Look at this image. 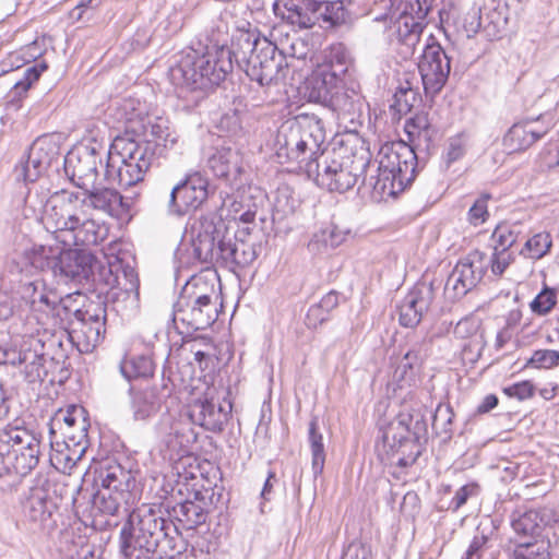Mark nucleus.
Here are the masks:
<instances>
[{"instance_id": "obj_1", "label": "nucleus", "mask_w": 559, "mask_h": 559, "mask_svg": "<svg viewBox=\"0 0 559 559\" xmlns=\"http://www.w3.org/2000/svg\"><path fill=\"white\" fill-rule=\"evenodd\" d=\"M286 56H296L294 43L288 49L278 48L255 32L237 29L231 36L230 47L211 43L185 50L169 69V79L175 86L205 92L224 82L235 62L250 80L265 86L287 66Z\"/></svg>"}, {"instance_id": "obj_2", "label": "nucleus", "mask_w": 559, "mask_h": 559, "mask_svg": "<svg viewBox=\"0 0 559 559\" xmlns=\"http://www.w3.org/2000/svg\"><path fill=\"white\" fill-rule=\"evenodd\" d=\"M21 299L28 310L19 320L22 329L12 332L10 341L0 344V365L20 368L24 379L29 382H41L49 374L53 358H47L46 337L49 335L46 325L51 316H60V309L71 310L72 295L58 299L56 293L48 290L43 280L23 283L20 288Z\"/></svg>"}, {"instance_id": "obj_3", "label": "nucleus", "mask_w": 559, "mask_h": 559, "mask_svg": "<svg viewBox=\"0 0 559 559\" xmlns=\"http://www.w3.org/2000/svg\"><path fill=\"white\" fill-rule=\"evenodd\" d=\"M24 203V215L29 217L40 213L45 229L64 247L96 246L108 236L104 223L87 216L78 193L62 190L44 202L38 193L28 192Z\"/></svg>"}, {"instance_id": "obj_4", "label": "nucleus", "mask_w": 559, "mask_h": 559, "mask_svg": "<svg viewBox=\"0 0 559 559\" xmlns=\"http://www.w3.org/2000/svg\"><path fill=\"white\" fill-rule=\"evenodd\" d=\"M245 234V229L231 233L222 218L204 216L192 226V258L183 261L181 248L176 257L182 265L200 263L236 272L252 264L261 248L249 237L243 238Z\"/></svg>"}, {"instance_id": "obj_5", "label": "nucleus", "mask_w": 559, "mask_h": 559, "mask_svg": "<svg viewBox=\"0 0 559 559\" xmlns=\"http://www.w3.org/2000/svg\"><path fill=\"white\" fill-rule=\"evenodd\" d=\"M178 527L160 516L152 508L133 510L120 532V554L124 559H157L180 554L170 530Z\"/></svg>"}, {"instance_id": "obj_6", "label": "nucleus", "mask_w": 559, "mask_h": 559, "mask_svg": "<svg viewBox=\"0 0 559 559\" xmlns=\"http://www.w3.org/2000/svg\"><path fill=\"white\" fill-rule=\"evenodd\" d=\"M377 163V174L362 180L374 202L395 198L416 177L417 155L413 146L403 141L383 144L378 152Z\"/></svg>"}, {"instance_id": "obj_7", "label": "nucleus", "mask_w": 559, "mask_h": 559, "mask_svg": "<svg viewBox=\"0 0 559 559\" xmlns=\"http://www.w3.org/2000/svg\"><path fill=\"white\" fill-rule=\"evenodd\" d=\"M136 132L138 129L132 122L126 126L124 134L117 135L108 150L105 176L107 179L117 180L121 188L142 182L157 156L156 144L131 135Z\"/></svg>"}, {"instance_id": "obj_8", "label": "nucleus", "mask_w": 559, "mask_h": 559, "mask_svg": "<svg viewBox=\"0 0 559 559\" xmlns=\"http://www.w3.org/2000/svg\"><path fill=\"white\" fill-rule=\"evenodd\" d=\"M40 440L22 425L9 424L0 430V492H11L39 463Z\"/></svg>"}, {"instance_id": "obj_9", "label": "nucleus", "mask_w": 559, "mask_h": 559, "mask_svg": "<svg viewBox=\"0 0 559 559\" xmlns=\"http://www.w3.org/2000/svg\"><path fill=\"white\" fill-rule=\"evenodd\" d=\"M325 129L316 115H302L284 124L276 136V156L280 163H296L307 174V164L317 160L325 151Z\"/></svg>"}, {"instance_id": "obj_10", "label": "nucleus", "mask_w": 559, "mask_h": 559, "mask_svg": "<svg viewBox=\"0 0 559 559\" xmlns=\"http://www.w3.org/2000/svg\"><path fill=\"white\" fill-rule=\"evenodd\" d=\"M370 167L369 153L356 155L344 154L342 150H328L317 158L308 162L307 176L318 187L330 192L344 193L357 183L359 177Z\"/></svg>"}, {"instance_id": "obj_11", "label": "nucleus", "mask_w": 559, "mask_h": 559, "mask_svg": "<svg viewBox=\"0 0 559 559\" xmlns=\"http://www.w3.org/2000/svg\"><path fill=\"white\" fill-rule=\"evenodd\" d=\"M426 431L427 425L421 415L401 413L388 424L382 440L393 453L400 454L397 465L406 467L420 455L419 439Z\"/></svg>"}, {"instance_id": "obj_12", "label": "nucleus", "mask_w": 559, "mask_h": 559, "mask_svg": "<svg viewBox=\"0 0 559 559\" xmlns=\"http://www.w3.org/2000/svg\"><path fill=\"white\" fill-rule=\"evenodd\" d=\"M209 179L191 170L176 183L169 194L166 209L171 216L182 217L200 209L209 198Z\"/></svg>"}, {"instance_id": "obj_13", "label": "nucleus", "mask_w": 559, "mask_h": 559, "mask_svg": "<svg viewBox=\"0 0 559 559\" xmlns=\"http://www.w3.org/2000/svg\"><path fill=\"white\" fill-rule=\"evenodd\" d=\"M489 261L478 250L469 252L454 266L444 284V295L450 300L464 297L483 280Z\"/></svg>"}, {"instance_id": "obj_14", "label": "nucleus", "mask_w": 559, "mask_h": 559, "mask_svg": "<svg viewBox=\"0 0 559 559\" xmlns=\"http://www.w3.org/2000/svg\"><path fill=\"white\" fill-rule=\"evenodd\" d=\"M380 13L374 20H390L393 22L392 35L395 36L396 41L402 46L401 53L407 58L414 53L416 45L419 43L420 34L423 33V23L417 21L412 14L405 11L396 13L399 10L397 0H379L376 2Z\"/></svg>"}, {"instance_id": "obj_15", "label": "nucleus", "mask_w": 559, "mask_h": 559, "mask_svg": "<svg viewBox=\"0 0 559 559\" xmlns=\"http://www.w3.org/2000/svg\"><path fill=\"white\" fill-rule=\"evenodd\" d=\"M418 70L426 94L435 96L448 81L451 70L450 57L440 44H426L418 61Z\"/></svg>"}, {"instance_id": "obj_16", "label": "nucleus", "mask_w": 559, "mask_h": 559, "mask_svg": "<svg viewBox=\"0 0 559 559\" xmlns=\"http://www.w3.org/2000/svg\"><path fill=\"white\" fill-rule=\"evenodd\" d=\"M346 82V68L343 63H325L319 67L307 80L305 96L310 103L323 107L336 91L344 87Z\"/></svg>"}, {"instance_id": "obj_17", "label": "nucleus", "mask_w": 559, "mask_h": 559, "mask_svg": "<svg viewBox=\"0 0 559 559\" xmlns=\"http://www.w3.org/2000/svg\"><path fill=\"white\" fill-rule=\"evenodd\" d=\"M346 82V68L343 63H325L319 67L307 80L305 96L310 103L323 107L336 91L344 87Z\"/></svg>"}, {"instance_id": "obj_18", "label": "nucleus", "mask_w": 559, "mask_h": 559, "mask_svg": "<svg viewBox=\"0 0 559 559\" xmlns=\"http://www.w3.org/2000/svg\"><path fill=\"white\" fill-rule=\"evenodd\" d=\"M102 155L96 146H81L70 151L64 158V170L71 181L82 189H90L96 183Z\"/></svg>"}, {"instance_id": "obj_19", "label": "nucleus", "mask_w": 559, "mask_h": 559, "mask_svg": "<svg viewBox=\"0 0 559 559\" xmlns=\"http://www.w3.org/2000/svg\"><path fill=\"white\" fill-rule=\"evenodd\" d=\"M57 484L50 480H45L41 485L31 489L23 506L26 519L43 527L48 525L59 506L60 499L52 496V493H57Z\"/></svg>"}, {"instance_id": "obj_20", "label": "nucleus", "mask_w": 559, "mask_h": 559, "mask_svg": "<svg viewBox=\"0 0 559 559\" xmlns=\"http://www.w3.org/2000/svg\"><path fill=\"white\" fill-rule=\"evenodd\" d=\"M217 304H204L178 298L174 305L173 321L186 328V332L205 330L217 320Z\"/></svg>"}, {"instance_id": "obj_21", "label": "nucleus", "mask_w": 559, "mask_h": 559, "mask_svg": "<svg viewBox=\"0 0 559 559\" xmlns=\"http://www.w3.org/2000/svg\"><path fill=\"white\" fill-rule=\"evenodd\" d=\"M231 403H219L213 395L206 393L204 399L195 400L189 407V417L195 425L212 432H221L228 421Z\"/></svg>"}, {"instance_id": "obj_22", "label": "nucleus", "mask_w": 559, "mask_h": 559, "mask_svg": "<svg viewBox=\"0 0 559 559\" xmlns=\"http://www.w3.org/2000/svg\"><path fill=\"white\" fill-rule=\"evenodd\" d=\"M106 333V323L71 322L70 331L49 334L46 337V345L49 347L62 346L63 338H67L80 353H91L103 341Z\"/></svg>"}, {"instance_id": "obj_23", "label": "nucleus", "mask_w": 559, "mask_h": 559, "mask_svg": "<svg viewBox=\"0 0 559 559\" xmlns=\"http://www.w3.org/2000/svg\"><path fill=\"white\" fill-rule=\"evenodd\" d=\"M325 11L336 8L343 10L342 5L336 2H321L318 0H284L283 7L280 3L274 4L276 15L282 16L288 24L296 26L300 29L312 27L317 21V11L322 7Z\"/></svg>"}, {"instance_id": "obj_24", "label": "nucleus", "mask_w": 559, "mask_h": 559, "mask_svg": "<svg viewBox=\"0 0 559 559\" xmlns=\"http://www.w3.org/2000/svg\"><path fill=\"white\" fill-rule=\"evenodd\" d=\"M435 299V283L419 282L404 297L399 306L400 323L405 328L419 324L424 313Z\"/></svg>"}, {"instance_id": "obj_25", "label": "nucleus", "mask_w": 559, "mask_h": 559, "mask_svg": "<svg viewBox=\"0 0 559 559\" xmlns=\"http://www.w3.org/2000/svg\"><path fill=\"white\" fill-rule=\"evenodd\" d=\"M68 248L59 249L53 275L79 283L88 280L95 260L94 255L86 250Z\"/></svg>"}, {"instance_id": "obj_26", "label": "nucleus", "mask_w": 559, "mask_h": 559, "mask_svg": "<svg viewBox=\"0 0 559 559\" xmlns=\"http://www.w3.org/2000/svg\"><path fill=\"white\" fill-rule=\"evenodd\" d=\"M81 201L83 207L87 206L96 212L119 218L129 211V203L114 188L97 187L96 185L85 189Z\"/></svg>"}, {"instance_id": "obj_27", "label": "nucleus", "mask_w": 559, "mask_h": 559, "mask_svg": "<svg viewBox=\"0 0 559 559\" xmlns=\"http://www.w3.org/2000/svg\"><path fill=\"white\" fill-rule=\"evenodd\" d=\"M58 428L63 439L71 442L88 443L87 423L83 407L71 405L67 409H59L49 423V433L53 436Z\"/></svg>"}, {"instance_id": "obj_28", "label": "nucleus", "mask_w": 559, "mask_h": 559, "mask_svg": "<svg viewBox=\"0 0 559 559\" xmlns=\"http://www.w3.org/2000/svg\"><path fill=\"white\" fill-rule=\"evenodd\" d=\"M364 107V98L360 93L353 86H348L347 82L344 87L336 91L331 96L324 108L329 109L340 123L356 124L361 115Z\"/></svg>"}, {"instance_id": "obj_29", "label": "nucleus", "mask_w": 559, "mask_h": 559, "mask_svg": "<svg viewBox=\"0 0 559 559\" xmlns=\"http://www.w3.org/2000/svg\"><path fill=\"white\" fill-rule=\"evenodd\" d=\"M127 496L115 490L98 489L92 499L91 515L93 518V525L99 528L117 526V518L120 515Z\"/></svg>"}, {"instance_id": "obj_30", "label": "nucleus", "mask_w": 559, "mask_h": 559, "mask_svg": "<svg viewBox=\"0 0 559 559\" xmlns=\"http://www.w3.org/2000/svg\"><path fill=\"white\" fill-rule=\"evenodd\" d=\"M170 394L166 384L148 386L145 389H130V408L135 420L145 421L155 416L163 401Z\"/></svg>"}, {"instance_id": "obj_31", "label": "nucleus", "mask_w": 559, "mask_h": 559, "mask_svg": "<svg viewBox=\"0 0 559 559\" xmlns=\"http://www.w3.org/2000/svg\"><path fill=\"white\" fill-rule=\"evenodd\" d=\"M557 521L552 509L543 508L538 510H516L511 516V526L519 537L538 539L545 526Z\"/></svg>"}, {"instance_id": "obj_32", "label": "nucleus", "mask_w": 559, "mask_h": 559, "mask_svg": "<svg viewBox=\"0 0 559 559\" xmlns=\"http://www.w3.org/2000/svg\"><path fill=\"white\" fill-rule=\"evenodd\" d=\"M209 167L216 177L225 179L231 186L237 185L243 170L239 152L227 146L215 150L209 158Z\"/></svg>"}, {"instance_id": "obj_33", "label": "nucleus", "mask_w": 559, "mask_h": 559, "mask_svg": "<svg viewBox=\"0 0 559 559\" xmlns=\"http://www.w3.org/2000/svg\"><path fill=\"white\" fill-rule=\"evenodd\" d=\"M548 129L535 127L533 120H523L515 122L510 127L502 139V145L508 153H518L526 151L537 140L542 139Z\"/></svg>"}, {"instance_id": "obj_34", "label": "nucleus", "mask_w": 559, "mask_h": 559, "mask_svg": "<svg viewBox=\"0 0 559 559\" xmlns=\"http://www.w3.org/2000/svg\"><path fill=\"white\" fill-rule=\"evenodd\" d=\"M134 114H127L124 117L126 126H132L138 129L136 133H131V135L141 139V140H150L154 144H156V150L163 145L164 147H173L177 143V138L173 135L169 131V128L165 120L156 119V121L148 120L147 123L144 122L143 119L135 120Z\"/></svg>"}, {"instance_id": "obj_35", "label": "nucleus", "mask_w": 559, "mask_h": 559, "mask_svg": "<svg viewBox=\"0 0 559 559\" xmlns=\"http://www.w3.org/2000/svg\"><path fill=\"white\" fill-rule=\"evenodd\" d=\"M88 443L84 445L63 439L62 442L50 441V463L59 472L70 474L85 454Z\"/></svg>"}, {"instance_id": "obj_36", "label": "nucleus", "mask_w": 559, "mask_h": 559, "mask_svg": "<svg viewBox=\"0 0 559 559\" xmlns=\"http://www.w3.org/2000/svg\"><path fill=\"white\" fill-rule=\"evenodd\" d=\"M430 347V337H424L421 341L414 343L397 366L395 377L400 380L412 379L414 376V369L421 365L424 359L428 356Z\"/></svg>"}, {"instance_id": "obj_37", "label": "nucleus", "mask_w": 559, "mask_h": 559, "mask_svg": "<svg viewBox=\"0 0 559 559\" xmlns=\"http://www.w3.org/2000/svg\"><path fill=\"white\" fill-rule=\"evenodd\" d=\"M48 69L45 61L36 62L25 69L24 75L19 80L8 94V109L17 110L21 107V99L31 88V86L38 81L41 73Z\"/></svg>"}, {"instance_id": "obj_38", "label": "nucleus", "mask_w": 559, "mask_h": 559, "mask_svg": "<svg viewBox=\"0 0 559 559\" xmlns=\"http://www.w3.org/2000/svg\"><path fill=\"white\" fill-rule=\"evenodd\" d=\"M84 296L80 293L76 294V298H73L71 304L76 302L78 299H82ZM66 314L72 313L74 316V320L71 322H84L94 325V323H106L107 311L106 304L99 297L96 300H90L86 304H83L81 308H74L71 305L70 311H64Z\"/></svg>"}, {"instance_id": "obj_39", "label": "nucleus", "mask_w": 559, "mask_h": 559, "mask_svg": "<svg viewBox=\"0 0 559 559\" xmlns=\"http://www.w3.org/2000/svg\"><path fill=\"white\" fill-rule=\"evenodd\" d=\"M528 235L527 227L521 222H503L495 228L491 239L495 250L508 251L515 242L525 239Z\"/></svg>"}, {"instance_id": "obj_40", "label": "nucleus", "mask_w": 559, "mask_h": 559, "mask_svg": "<svg viewBox=\"0 0 559 559\" xmlns=\"http://www.w3.org/2000/svg\"><path fill=\"white\" fill-rule=\"evenodd\" d=\"M171 515L185 530H194L206 521V512L200 502L186 500L173 507Z\"/></svg>"}, {"instance_id": "obj_41", "label": "nucleus", "mask_w": 559, "mask_h": 559, "mask_svg": "<svg viewBox=\"0 0 559 559\" xmlns=\"http://www.w3.org/2000/svg\"><path fill=\"white\" fill-rule=\"evenodd\" d=\"M178 298L204 304H217L214 283H210L203 276L191 277L183 286Z\"/></svg>"}, {"instance_id": "obj_42", "label": "nucleus", "mask_w": 559, "mask_h": 559, "mask_svg": "<svg viewBox=\"0 0 559 559\" xmlns=\"http://www.w3.org/2000/svg\"><path fill=\"white\" fill-rule=\"evenodd\" d=\"M131 475L120 465H110L102 468L97 481L100 483L99 489H109V491H119V493L129 495Z\"/></svg>"}, {"instance_id": "obj_43", "label": "nucleus", "mask_w": 559, "mask_h": 559, "mask_svg": "<svg viewBox=\"0 0 559 559\" xmlns=\"http://www.w3.org/2000/svg\"><path fill=\"white\" fill-rule=\"evenodd\" d=\"M59 247L52 248L44 245H33L24 250L23 258L25 263L36 270H51L53 272L55 262L59 252Z\"/></svg>"}, {"instance_id": "obj_44", "label": "nucleus", "mask_w": 559, "mask_h": 559, "mask_svg": "<svg viewBox=\"0 0 559 559\" xmlns=\"http://www.w3.org/2000/svg\"><path fill=\"white\" fill-rule=\"evenodd\" d=\"M120 371L128 380L147 378L153 376L154 364L148 356H131L121 361Z\"/></svg>"}, {"instance_id": "obj_45", "label": "nucleus", "mask_w": 559, "mask_h": 559, "mask_svg": "<svg viewBox=\"0 0 559 559\" xmlns=\"http://www.w3.org/2000/svg\"><path fill=\"white\" fill-rule=\"evenodd\" d=\"M548 544L543 539L518 542L511 552L510 559H549Z\"/></svg>"}, {"instance_id": "obj_46", "label": "nucleus", "mask_w": 559, "mask_h": 559, "mask_svg": "<svg viewBox=\"0 0 559 559\" xmlns=\"http://www.w3.org/2000/svg\"><path fill=\"white\" fill-rule=\"evenodd\" d=\"M308 439L312 454V471L314 477H317L322 473L325 462L323 437L319 432L317 418H312L311 421L309 423Z\"/></svg>"}, {"instance_id": "obj_47", "label": "nucleus", "mask_w": 559, "mask_h": 559, "mask_svg": "<svg viewBox=\"0 0 559 559\" xmlns=\"http://www.w3.org/2000/svg\"><path fill=\"white\" fill-rule=\"evenodd\" d=\"M46 170L41 162L28 152L26 158H22L15 166L13 175L15 180L27 183L35 182Z\"/></svg>"}, {"instance_id": "obj_48", "label": "nucleus", "mask_w": 559, "mask_h": 559, "mask_svg": "<svg viewBox=\"0 0 559 559\" xmlns=\"http://www.w3.org/2000/svg\"><path fill=\"white\" fill-rule=\"evenodd\" d=\"M404 130L411 143L420 142L421 139L428 141L431 136V127L426 114H417L406 120Z\"/></svg>"}, {"instance_id": "obj_49", "label": "nucleus", "mask_w": 559, "mask_h": 559, "mask_svg": "<svg viewBox=\"0 0 559 559\" xmlns=\"http://www.w3.org/2000/svg\"><path fill=\"white\" fill-rule=\"evenodd\" d=\"M551 245V237L548 233H538L525 240L521 253L527 258L538 260L548 253Z\"/></svg>"}, {"instance_id": "obj_50", "label": "nucleus", "mask_w": 559, "mask_h": 559, "mask_svg": "<svg viewBox=\"0 0 559 559\" xmlns=\"http://www.w3.org/2000/svg\"><path fill=\"white\" fill-rule=\"evenodd\" d=\"M28 152L37 158L48 169L55 159L58 151L50 136L44 135L37 138L31 145Z\"/></svg>"}, {"instance_id": "obj_51", "label": "nucleus", "mask_w": 559, "mask_h": 559, "mask_svg": "<svg viewBox=\"0 0 559 559\" xmlns=\"http://www.w3.org/2000/svg\"><path fill=\"white\" fill-rule=\"evenodd\" d=\"M454 413L452 407L448 405H438L432 417V428L437 433H444L447 438H451Z\"/></svg>"}, {"instance_id": "obj_52", "label": "nucleus", "mask_w": 559, "mask_h": 559, "mask_svg": "<svg viewBox=\"0 0 559 559\" xmlns=\"http://www.w3.org/2000/svg\"><path fill=\"white\" fill-rule=\"evenodd\" d=\"M415 100L416 92L411 86H400L390 108L400 116L406 115L413 108Z\"/></svg>"}, {"instance_id": "obj_53", "label": "nucleus", "mask_w": 559, "mask_h": 559, "mask_svg": "<svg viewBox=\"0 0 559 559\" xmlns=\"http://www.w3.org/2000/svg\"><path fill=\"white\" fill-rule=\"evenodd\" d=\"M346 234L335 225H329L314 234L312 243H320L324 248H336L345 240Z\"/></svg>"}, {"instance_id": "obj_54", "label": "nucleus", "mask_w": 559, "mask_h": 559, "mask_svg": "<svg viewBox=\"0 0 559 559\" xmlns=\"http://www.w3.org/2000/svg\"><path fill=\"white\" fill-rule=\"evenodd\" d=\"M557 302V294L552 288L545 287L530 304L531 310L538 316L549 313Z\"/></svg>"}, {"instance_id": "obj_55", "label": "nucleus", "mask_w": 559, "mask_h": 559, "mask_svg": "<svg viewBox=\"0 0 559 559\" xmlns=\"http://www.w3.org/2000/svg\"><path fill=\"white\" fill-rule=\"evenodd\" d=\"M527 364L536 368H552L559 365V352L554 349L535 350Z\"/></svg>"}, {"instance_id": "obj_56", "label": "nucleus", "mask_w": 559, "mask_h": 559, "mask_svg": "<svg viewBox=\"0 0 559 559\" xmlns=\"http://www.w3.org/2000/svg\"><path fill=\"white\" fill-rule=\"evenodd\" d=\"M490 199L489 194H481L471 206L468 211V222L478 226L486 222L489 216L487 202Z\"/></svg>"}, {"instance_id": "obj_57", "label": "nucleus", "mask_w": 559, "mask_h": 559, "mask_svg": "<svg viewBox=\"0 0 559 559\" xmlns=\"http://www.w3.org/2000/svg\"><path fill=\"white\" fill-rule=\"evenodd\" d=\"M480 328V321L474 316H468L461 319L454 330L453 333L457 338H468L474 336Z\"/></svg>"}, {"instance_id": "obj_58", "label": "nucleus", "mask_w": 559, "mask_h": 559, "mask_svg": "<svg viewBox=\"0 0 559 559\" xmlns=\"http://www.w3.org/2000/svg\"><path fill=\"white\" fill-rule=\"evenodd\" d=\"M489 537L484 532H478L471 542L462 559H480L488 548Z\"/></svg>"}, {"instance_id": "obj_59", "label": "nucleus", "mask_w": 559, "mask_h": 559, "mask_svg": "<svg viewBox=\"0 0 559 559\" xmlns=\"http://www.w3.org/2000/svg\"><path fill=\"white\" fill-rule=\"evenodd\" d=\"M467 140L464 134H457L449 140L447 160L453 163L463 157L466 152Z\"/></svg>"}, {"instance_id": "obj_60", "label": "nucleus", "mask_w": 559, "mask_h": 559, "mask_svg": "<svg viewBox=\"0 0 559 559\" xmlns=\"http://www.w3.org/2000/svg\"><path fill=\"white\" fill-rule=\"evenodd\" d=\"M503 392L509 397H515L519 401H524L534 395L535 386L531 381H521L504 388Z\"/></svg>"}, {"instance_id": "obj_61", "label": "nucleus", "mask_w": 559, "mask_h": 559, "mask_svg": "<svg viewBox=\"0 0 559 559\" xmlns=\"http://www.w3.org/2000/svg\"><path fill=\"white\" fill-rule=\"evenodd\" d=\"M341 559H372L371 549L366 544L353 542L345 548Z\"/></svg>"}, {"instance_id": "obj_62", "label": "nucleus", "mask_w": 559, "mask_h": 559, "mask_svg": "<svg viewBox=\"0 0 559 559\" xmlns=\"http://www.w3.org/2000/svg\"><path fill=\"white\" fill-rule=\"evenodd\" d=\"M478 493V485L477 484H467L462 486L454 495L451 506L453 510L460 509L463 504L466 503L467 499L472 496H476Z\"/></svg>"}, {"instance_id": "obj_63", "label": "nucleus", "mask_w": 559, "mask_h": 559, "mask_svg": "<svg viewBox=\"0 0 559 559\" xmlns=\"http://www.w3.org/2000/svg\"><path fill=\"white\" fill-rule=\"evenodd\" d=\"M511 255L508 251L501 249L495 250L491 259V271L496 275H501L507 266L510 264Z\"/></svg>"}, {"instance_id": "obj_64", "label": "nucleus", "mask_w": 559, "mask_h": 559, "mask_svg": "<svg viewBox=\"0 0 559 559\" xmlns=\"http://www.w3.org/2000/svg\"><path fill=\"white\" fill-rule=\"evenodd\" d=\"M306 319L309 326L316 328L328 320V313L317 304L309 308Z\"/></svg>"}]
</instances>
